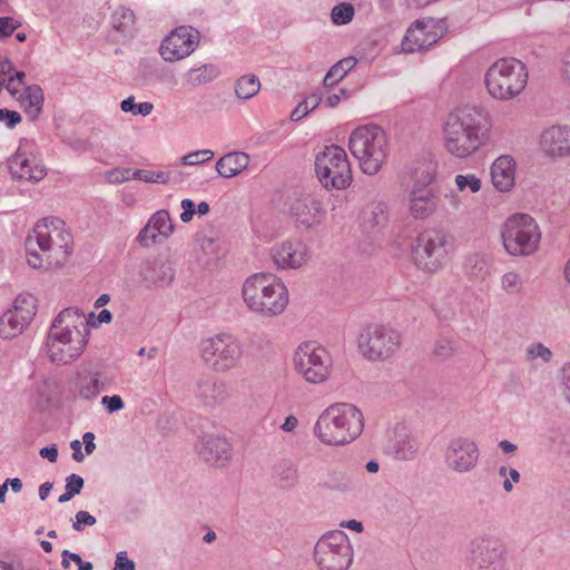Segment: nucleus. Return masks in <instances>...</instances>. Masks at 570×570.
<instances>
[{"mask_svg": "<svg viewBox=\"0 0 570 570\" xmlns=\"http://www.w3.org/2000/svg\"><path fill=\"white\" fill-rule=\"evenodd\" d=\"M242 355V344L229 334L220 333L200 343L203 361L216 372H227L237 367Z\"/></svg>", "mask_w": 570, "mask_h": 570, "instance_id": "f8f14e48", "label": "nucleus"}, {"mask_svg": "<svg viewBox=\"0 0 570 570\" xmlns=\"http://www.w3.org/2000/svg\"><path fill=\"white\" fill-rule=\"evenodd\" d=\"M97 523V520L87 511H78L72 521V529L77 532L83 531L86 527H91Z\"/></svg>", "mask_w": 570, "mask_h": 570, "instance_id": "8fccbe9b", "label": "nucleus"}, {"mask_svg": "<svg viewBox=\"0 0 570 570\" xmlns=\"http://www.w3.org/2000/svg\"><path fill=\"white\" fill-rule=\"evenodd\" d=\"M30 120L35 121L43 108V90L39 85L27 86L18 98Z\"/></svg>", "mask_w": 570, "mask_h": 570, "instance_id": "72a5a7b5", "label": "nucleus"}, {"mask_svg": "<svg viewBox=\"0 0 570 570\" xmlns=\"http://www.w3.org/2000/svg\"><path fill=\"white\" fill-rule=\"evenodd\" d=\"M135 23V14L130 9L119 8L112 13V27L119 32H128Z\"/></svg>", "mask_w": 570, "mask_h": 570, "instance_id": "79ce46f5", "label": "nucleus"}, {"mask_svg": "<svg viewBox=\"0 0 570 570\" xmlns=\"http://www.w3.org/2000/svg\"><path fill=\"white\" fill-rule=\"evenodd\" d=\"M298 425V420L296 416L294 415H288L284 423L282 424L281 429L284 431V432H293Z\"/></svg>", "mask_w": 570, "mask_h": 570, "instance_id": "338daca9", "label": "nucleus"}, {"mask_svg": "<svg viewBox=\"0 0 570 570\" xmlns=\"http://www.w3.org/2000/svg\"><path fill=\"white\" fill-rule=\"evenodd\" d=\"M83 484V479L80 475L72 473L66 478L65 490L71 492L73 495H77L81 492Z\"/></svg>", "mask_w": 570, "mask_h": 570, "instance_id": "13d9d810", "label": "nucleus"}, {"mask_svg": "<svg viewBox=\"0 0 570 570\" xmlns=\"http://www.w3.org/2000/svg\"><path fill=\"white\" fill-rule=\"evenodd\" d=\"M455 185L460 191L478 193L481 189L482 183L474 174H459L455 176Z\"/></svg>", "mask_w": 570, "mask_h": 570, "instance_id": "49530a36", "label": "nucleus"}, {"mask_svg": "<svg viewBox=\"0 0 570 570\" xmlns=\"http://www.w3.org/2000/svg\"><path fill=\"white\" fill-rule=\"evenodd\" d=\"M274 478L284 490L294 488L298 482V471L295 462L291 459H282L273 466Z\"/></svg>", "mask_w": 570, "mask_h": 570, "instance_id": "f704fd0d", "label": "nucleus"}, {"mask_svg": "<svg viewBox=\"0 0 570 570\" xmlns=\"http://www.w3.org/2000/svg\"><path fill=\"white\" fill-rule=\"evenodd\" d=\"M507 549L497 538L478 537L470 543L468 566L470 570H503Z\"/></svg>", "mask_w": 570, "mask_h": 570, "instance_id": "2eb2a0df", "label": "nucleus"}, {"mask_svg": "<svg viewBox=\"0 0 570 570\" xmlns=\"http://www.w3.org/2000/svg\"><path fill=\"white\" fill-rule=\"evenodd\" d=\"M314 561L320 570H347L353 562V548L343 531L323 534L314 547Z\"/></svg>", "mask_w": 570, "mask_h": 570, "instance_id": "9d476101", "label": "nucleus"}, {"mask_svg": "<svg viewBox=\"0 0 570 570\" xmlns=\"http://www.w3.org/2000/svg\"><path fill=\"white\" fill-rule=\"evenodd\" d=\"M155 77V69L147 61H141L137 69L136 81L140 86H147Z\"/></svg>", "mask_w": 570, "mask_h": 570, "instance_id": "603ef678", "label": "nucleus"}, {"mask_svg": "<svg viewBox=\"0 0 570 570\" xmlns=\"http://www.w3.org/2000/svg\"><path fill=\"white\" fill-rule=\"evenodd\" d=\"M114 570H135V562L130 560L126 551L116 554Z\"/></svg>", "mask_w": 570, "mask_h": 570, "instance_id": "e2e57ef3", "label": "nucleus"}, {"mask_svg": "<svg viewBox=\"0 0 570 570\" xmlns=\"http://www.w3.org/2000/svg\"><path fill=\"white\" fill-rule=\"evenodd\" d=\"M387 222L389 212L385 203L373 202L363 209L361 226L366 233L382 230Z\"/></svg>", "mask_w": 570, "mask_h": 570, "instance_id": "7c9ffc66", "label": "nucleus"}, {"mask_svg": "<svg viewBox=\"0 0 570 570\" xmlns=\"http://www.w3.org/2000/svg\"><path fill=\"white\" fill-rule=\"evenodd\" d=\"M501 239L511 256H530L539 247L541 232L537 222L528 214L511 215L502 226Z\"/></svg>", "mask_w": 570, "mask_h": 570, "instance_id": "6e6552de", "label": "nucleus"}, {"mask_svg": "<svg viewBox=\"0 0 570 570\" xmlns=\"http://www.w3.org/2000/svg\"><path fill=\"white\" fill-rule=\"evenodd\" d=\"M174 232V225L167 210L156 212L147 225L139 232L137 240L140 245L149 247L166 240Z\"/></svg>", "mask_w": 570, "mask_h": 570, "instance_id": "4be33fe9", "label": "nucleus"}, {"mask_svg": "<svg viewBox=\"0 0 570 570\" xmlns=\"http://www.w3.org/2000/svg\"><path fill=\"white\" fill-rule=\"evenodd\" d=\"M561 72L564 80L570 82V49L564 53Z\"/></svg>", "mask_w": 570, "mask_h": 570, "instance_id": "774afa93", "label": "nucleus"}, {"mask_svg": "<svg viewBox=\"0 0 570 570\" xmlns=\"http://www.w3.org/2000/svg\"><path fill=\"white\" fill-rule=\"evenodd\" d=\"M527 353L530 358H541L547 363L550 362L552 358V352L542 343H535L530 345L527 348Z\"/></svg>", "mask_w": 570, "mask_h": 570, "instance_id": "5fc2aeb1", "label": "nucleus"}, {"mask_svg": "<svg viewBox=\"0 0 570 570\" xmlns=\"http://www.w3.org/2000/svg\"><path fill=\"white\" fill-rule=\"evenodd\" d=\"M348 148L357 159L362 171L367 175H375L387 157V137L379 126L358 127L350 136Z\"/></svg>", "mask_w": 570, "mask_h": 570, "instance_id": "39448f33", "label": "nucleus"}, {"mask_svg": "<svg viewBox=\"0 0 570 570\" xmlns=\"http://www.w3.org/2000/svg\"><path fill=\"white\" fill-rule=\"evenodd\" d=\"M453 351L454 348L452 343L448 340L442 338L435 343L434 354L440 358L445 360L450 357L453 354Z\"/></svg>", "mask_w": 570, "mask_h": 570, "instance_id": "052dcab7", "label": "nucleus"}, {"mask_svg": "<svg viewBox=\"0 0 570 570\" xmlns=\"http://www.w3.org/2000/svg\"><path fill=\"white\" fill-rule=\"evenodd\" d=\"M39 454L41 458L47 459L51 463H55L58 459V449H57L56 444H52L50 446H45V448L40 449Z\"/></svg>", "mask_w": 570, "mask_h": 570, "instance_id": "69168bd1", "label": "nucleus"}, {"mask_svg": "<svg viewBox=\"0 0 570 570\" xmlns=\"http://www.w3.org/2000/svg\"><path fill=\"white\" fill-rule=\"evenodd\" d=\"M389 448L394 459L410 461L416 456L420 449V442L416 438L410 435L404 430H401L395 433V439L391 441Z\"/></svg>", "mask_w": 570, "mask_h": 570, "instance_id": "2f4dec72", "label": "nucleus"}, {"mask_svg": "<svg viewBox=\"0 0 570 570\" xmlns=\"http://www.w3.org/2000/svg\"><path fill=\"white\" fill-rule=\"evenodd\" d=\"M139 276L147 288L166 287L174 282L175 269L168 259L156 257L140 265Z\"/></svg>", "mask_w": 570, "mask_h": 570, "instance_id": "412c9836", "label": "nucleus"}, {"mask_svg": "<svg viewBox=\"0 0 570 570\" xmlns=\"http://www.w3.org/2000/svg\"><path fill=\"white\" fill-rule=\"evenodd\" d=\"M170 174L168 171H153L136 169L132 171V179L141 180L145 183L167 184Z\"/></svg>", "mask_w": 570, "mask_h": 570, "instance_id": "a18cd8bd", "label": "nucleus"}, {"mask_svg": "<svg viewBox=\"0 0 570 570\" xmlns=\"http://www.w3.org/2000/svg\"><path fill=\"white\" fill-rule=\"evenodd\" d=\"M51 325H57L58 327L63 328L67 333H81L83 338H88L90 332L85 315L78 307L65 308L55 317Z\"/></svg>", "mask_w": 570, "mask_h": 570, "instance_id": "c756f323", "label": "nucleus"}, {"mask_svg": "<svg viewBox=\"0 0 570 570\" xmlns=\"http://www.w3.org/2000/svg\"><path fill=\"white\" fill-rule=\"evenodd\" d=\"M24 245L27 262L32 268L60 267L71 254L72 236L65 229L63 220L43 218L26 238Z\"/></svg>", "mask_w": 570, "mask_h": 570, "instance_id": "f03ea898", "label": "nucleus"}, {"mask_svg": "<svg viewBox=\"0 0 570 570\" xmlns=\"http://www.w3.org/2000/svg\"><path fill=\"white\" fill-rule=\"evenodd\" d=\"M229 396L225 382L213 376H205L197 382L196 397L205 405H216Z\"/></svg>", "mask_w": 570, "mask_h": 570, "instance_id": "cd10ccee", "label": "nucleus"}, {"mask_svg": "<svg viewBox=\"0 0 570 570\" xmlns=\"http://www.w3.org/2000/svg\"><path fill=\"white\" fill-rule=\"evenodd\" d=\"M442 37L434 19L416 20L406 31L402 41L404 52H416L429 49Z\"/></svg>", "mask_w": 570, "mask_h": 570, "instance_id": "6ab92c4d", "label": "nucleus"}, {"mask_svg": "<svg viewBox=\"0 0 570 570\" xmlns=\"http://www.w3.org/2000/svg\"><path fill=\"white\" fill-rule=\"evenodd\" d=\"M515 161L511 156L498 157L491 166L493 186L500 191H508L514 186Z\"/></svg>", "mask_w": 570, "mask_h": 570, "instance_id": "c85d7f7f", "label": "nucleus"}, {"mask_svg": "<svg viewBox=\"0 0 570 570\" xmlns=\"http://www.w3.org/2000/svg\"><path fill=\"white\" fill-rule=\"evenodd\" d=\"M294 366L305 381L313 384L325 382L332 370L328 352L315 342L302 343L294 354Z\"/></svg>", "mask_w": 570, "mask_h": 570, "instance_id": "ddd939ff", "label": "nucleus"}, {"mask_svg": "<svg viewBox=\"0 0 570 570\" xmlns=\"http://www.w3.org/2000/svg\"><path fill=\"white\" fill-rule=\"evenodd\" d=\"M355 10L352 3L341 2L333 7L331 11V19L334 24H346L354 18Z\"/></svg>", "mask_w": 570, "mask_h": 570, "instance_id": "37998d69", "label": "nucleus"}, {"mask_svg": "<svg viewBox=\"0 0 570 570\" xmlns=\"http://www.w3.org/2000/svg\"><path fill=\"white\" fill-rule=\"evenodd\" d=\"M438 196L431 188L414 181L409 196L410 213L415 219H424L432 215L438 206Z\"/></svg>", "mask_w": 570, "mask_h": 570, "instance_id": "393cba45", "label": "nucleus"}, {"mask_svg": "<svg viewBox=\"0 0 570 570\" xmlns=\"http://www.w3.org/2000/svg\"><path fill=\"white\" fill-rule=\"evenodd\" d=\"M560 383L564 397L570 403V363L562 366L560 371Z\"/></svg>", "mask_w": 570, "mask_h": 570, "instance_id": "680f3d73", "label": "nucleus"}, {"mask_svg": "<svg viewBox=\"0 0 570 570\" xmlns=\"http://www.w3.org/2000/svg\"><path fill=\"white\" fill-rule=\"evenodd\" d=\"M540 147L548 157H570V127L554 125L544 129L540 136Z\"/></svg>", "mask_w": 570, "mask_h": 570, "instance_id": "5701e85b", "label": "nucleus"}, {"mask_svg": "<svg viewBox=\"0 0 570 570\" xmlns=\"http://www.w3.org/2000/svg\"><path fill=\"white\" fill-rule=\"evenodd\" d=\"M219 75V69L213 63H206L198 68H191L186 73L187 82L193 87L204 86Z\"/></svg>", "mask_w": 570, "mask_h": 570, "instance_id": "58836bf2", "label": "nucleus"}, {"mask_svg": "<svg viewBox=\"0 0 570 570\" xmlns=\"http://www.w3.org/2000/svg\"><path fill=\"white\" fill-rule=\"evenodd\" d=\"M107 386L106 379L98 372L89 373L79 381L78 393L83 400H94Z\"/></svg>", "mask_w": 570, "mask_h": 570, "instance_id": "c9c22d12", "label": "nucleus"}, {"mask_svg": "<svg viewBox=\"0 0 570 570\" xmlns=\"http://www.w3.org/2000/svg\"><path fill=\"white\" fill-rule=\"evenodd\" d=\"M480 451L476 443L466 436L451 439L443 452V461L449 471L469 473L479 462Z\"/></svg>", "mask_w": 570, "mask_h": 570, "instance_id": "f3484780", "label": "nucleus"}, {"mask_svg": "<svg viewBox=\"0 0 570 570\" xmlns=\"http://www.w3.org/2000/svg\"><path fill=\"white\" fill-rule=\"evenodd\" d=\"M37 311V299L31 294H20L13 302L12 308L0 317V336L9 340L18 336L33 320Z\"/></svg>", "mask_w": 570, "mask_h": 570, "instance_id": "dca6fc26", "label": "nucleus"}, {"mask_svg": "<svg viewBox=\"0 0 570 570\" xmlns=\"http://www.w3.org/2000/svg\"><path fill=\"white\" fill-rule=\"evenodd\" d=\"M132 178L130 168H115L106 173V179L109 184H121Z\"/></svg>", "mask_w": 570, "mask_h": 570, "instance_id": "3c124183", "label": "nucleus"}, {"mask_svg": "<svg viewBox=\"0 0 570 570\" xmlns=\"http://www.w3.org/2000/svg\"><path fill=\"white\" fill-rule=\"evenodd\" d=\"M490 129V117L484 108L471 105L459 107L444 121V147L454 157H469L487 144Z\"/></svg>", "mask_w": 570, "mask_h": 570, "instance_id": "f257e3e1", "label": "nucleus"}, {"mask_svg": "<svg viewBox=\"0 0 570 570\" xmlns=\"http://www.w3.org/2000/svg\"><path fill=\"white\" fill-rule=\"evenodd\" d=\"M120 108L124 112L148 116L154 110V105L148 101L136 104L134 96H130L121 101Z\"/></svg>", "mask_w": 570, "mask_h": 570, "instance_id": "c03bdc74", "label": "nucleus"}, {"mask_svg": "<svg viewBox=\"0 0 570 570\" xmlns=\"http://www.w3.org/2000/svg\"><path fill=\"white\" fill-rule=\"evenodd\" d=\"M243 299L254 313L266 317L282 314L288 304L284 283L272 273H256L243 285Z\"/></svg>", "mask_w": 570, "mask_h": 570, "instance_id": "20e7f679", "label": "nucleus"}, {"mask_svg": "<svg viewBox=\"0 0 570 570\" xmlns=\"http://www.w3.org/2000/svg\"><path fill=\"white\" fill-rule=\"evenodd\" d=\"M464 269L470 278L483 282L491 274V264L484 255L474 253L466 257Z\"/></svg>", "mask_w": 570, "mask_h": 570, "instance_id": "e433bc0d", "label": "nucleus"}, {"mask_svg": "<svg viewBox=\"0 0 570 570\" xmlns=\"http://www.w3.org/2000/svg\"><path fill=\"white\" fill-rule=\"evenodd\" d=\"M21 27V22L12 17L0 18V40L10 37L18 28Z\"/></svg>", "mask_w": 570, "mask_h": 570, "instance_id": "6e6d98bb", "label": "nucleus"}, {"mask_svg": "<svg viewBox=\"0 0 570 570\" xmlns=\"http://www.w3.org/2000/svg\"><path fill=\"white\" fill-rule=\"evenodd\" d=\"M289 212L299 225L309 228L320 223L322 205L311 196H303L291 204Z\"/></svg>", "mask_w": 570, "mask_h": 570, "instance_id": "bb28decb", "label": "nucleus"}, {"mask_svg": "<svg viewBox=\"0 0 570 570\" xmlns=\"http://www.w3.org/2000/svg\"><path fill=\"white\" fill-rule=\"evenodd\" d=\"M198 42V30L190 26H181L164 39L159 52L164 60L174 62L191 55Z\"/></svg>", "mask_w": 570, "mask_h": 570, "instance_id": "a211bd4d", "label": "nucleus"}, {"mask_svg": "<svg viewBox=\"0 0 570 570\" xmlns=\"http://www.w3.org/2000/svg\"><path fill=\"white\" fill-rule=\"evenodd\" d=\"M507 474H509V478H507L503 482V489L505 492H511L513 489V482L518 483L520 481V473L517 469L513 468H507L504 465L499 468V475L502 478H505Z\"/></svg>", "mask_w": 570, "mask_h": 570, "instance_id": "864d4df0", "label": "nucleus"}, {"mask_svg": "<svg viewBox=\"0 0 570 570\" xmlns=\"http://www.w3.org/2000/svg\"><path fill=\"white\" fill-rule=\"evenodd\" d=\"M451 236L443 229L426 228L414 239L411 255L417 269L435 274L443 269L449 261Z\"/></svg>", "mask_w": 570, "mask_h": 570, "instance_id": "423d86ee", "label": "nucleus"}, {"mask_svg": "<svg viewBox=\"0 0 570 570\" xmlns=\"http://www.w3.org/2000/svg\"><path fill=\"white\" fill-rule=\"evenodd\" d=\"M502 288L509 294H519L522 292L523 282L515 272H508L501 278Z\"/></svg>", "mask_w": 570, "mask_h": 570, "instance_id": "de8ad7c7", "label": "nucleus"}, {"mask_svg": "<svg viewBox=\"0 0 570 570\" xmlns=\"http://www.w3.org/2000/svg\"><path fill=\"white\" fill-rule=\"evenodd\" d=\"M261 81L255 75H245L237 79L235 94L239 99H250L258 94Z\"/></svg>", "mask_w": 570, "mask_h": 570, "instance_id": "ea45409f", "label": "nucleus"}, {"mask_svg": "<svg viewBox=\"0 0 570 570\" xmlns=\"http://www.w3.org/2000/svg\"><path fill=\"white\" fill-rule=\"evenodd\" d=\"M489 94L500 100H510L520 95L528 82V70L514 58H502L490 66L485 73Z\"/></svg>", "mask_w": 570, "mask_h": 570, "instance_id": "0eeeda50", "label": "nucleus"}, {"mask_svg": "<svg viewBox=\"0 0 570 570\" xmlns=\"http://www.w3.org/2000/svg\"><path fill=\"white\" fill-rule=\"evenodd\" d=\"M362 412L353 404L336 403L322 412L314 425L315 436L326 445H344L361 435Z\"/></svg>", "mask_w": 570, "mask_h": 570, "instance_id": "7ed1b4c3", "label": "nucleus"}, {"mask_svg": "<svg viewBox=\"0 0 570 570\" xmlns=\"http://www.w3.org/2000/svg\"><path fill=\"white\" fill-rule=\"evenodd\" d=\"M322 101L321 92H313L305 100H303L291 114L292 121H298L305 117L309 111L316 109Z\"/></svg>", "mask_w": 570, "mask_h": 570, "instance_id": "a19ab883", "label": "nucleus"}, {"mask_svg": "<svg viewBox=\"0 0 570 570\" xmlns=\"http://www.w3.org/2000/svg\"><path fill=\"white\" fill-rule=\"evenodd\" d=\"M101 404L106 406L109 413H115L125 407V403L119 395L104 396Z\"/></svg>", "mask_w": 570, "mask_h": 570, "instance_id": "bf43d9fd", "label": "nucleus"}, {"mask_svg": "<svg viewBox=\"0 0 570 570\" xmlns=\"http://www.w3.org/2000/svg\"><path fill=\"white\" fill-rule=\"evenodd\" d=\"M87 343L88 338H83L81 333H67L63 328L51 325L47 335L46 348L51 362L68 364L82 354Z\"/></svg>", "mask_w": 570, "mask_h": 570, "instance_id": "4468645a", "label": "nucleus"}, {"mask_svg": "<svg viewBox=\"0 0 570 570\" xmlns=\"http://www.w3.org/2000/svg\"><path fill=\"white\" fill-rule=\"evenodd\" d=\"M9 170L19 180L38 183L47 175L45 166L29 158L24 153L17 151L9 159Z\"/></svg>", "mask_w": 570, "mask_h": 570, "instance_id": "a878e982", "label": "nucleus"}, {"mask_svg": "<svg viewBox=\"0 0 570 570\" xmlns=\"http://www.w3.org/2000/svg\"><path fill=\"white\" fill-rule=\"evenodd\" d=\"M21 120V115L18 111L6 108L0 109V121H4L9 129L14 128Z\"/></svg>", "mask_w": 570, "mask_h": 570, "instance_id": "4d7b16f0", "label": "nucleus"}, {"mask_svg": "<svg viewBox=\"0 0 570 570\" xmlns=\"http://www.w3.org/2000/svg\"><path fill=\"white\" fill-rule=\"evenodd\" d=\"M249 165V156L243 151H233L216 161V170L224 178H232L245 170Z\"/></svg>", "mask_w": 570, "mask_h": 570, "instance_id": "473e14b6", "label": "nucleus"}, {"mask_svg": "<svg viewBox=\"0 0 570 570\" xmlns=\"http://www.w3.org/2000/svg\"><path fill=\"white\" fill-rule=\"evenodd\" d=\"M214 157V151L210 149H202L189 153L180 158V163L187 166H195L209 161Z\"/></svg>", "mask_w": 570, "mask_h": 570, "instance_id": "09e8293b", "label": "nucleus"}, {"mask_svg": "<svg viewBox=\"0 0 570 570\" xmlns=\"http://www.w3.org/2000/svg\"><path fill=\"white\" fill-rule=\"evenodd\" d=\"M198 455L206 463L214 466H224L232 459V446L222 436L204 435L197 445Z\"/></svg>", "mask_w": 570, "mask_h": 570, "instance_id": "b1692460", "label": "nucleus"}, {"mask_svg": "<svg viewBox=\"0 0 570 570\" xmlns=\"http://www.w3.org/2000/svg\"><path fill=\"white\" fill-rule=\"evenodd\" d=\"M315 171L325 188L344 189L352 181V170L345 150L331 145L316 156Z\"/></svg>", "mask_w": 570, "mask_h": 570, "instance_id": "9b49d317", "label": "nucleus"}, {"mask_svg": "<svg viewBox=\"0 0 570 570\" xmlns=\"http://www.w3.org/2000/svg\"><path fill=\"white\" fill-rule=\"evenodd\" d=\"M401 333L384 324L365 326L358 337L361 354L371 362H384L401 347Z\"/></svg>", "mask_w": 570, "mask_h": 570, "instance_id": "1a4fd4ad", "label": "nucleus"}, {"mask_svg": "<svg viewBox=\"0 0 570 570\" xmlns=\"http://www.w3.org/2000/svg\"><path fill=\"white\" fill-rule=\"evenodd\" d=\"M435 170L432 165L428 166L425 170L421 173V175L415 179V181H421V186L425 188H430L429 186L434 181Z\"/></svg>", "mask_w": 570, "mask_h": 570, "instance_id": "0e129e2a", "label": "nucleus"}, {"mask_svg": "<svg viewBox=\"0 0 570 570\" xmlns=\"http://www.w3.org/2000/svg\"><path fill=\"white\" fill-rule=\"evenodd\" d=\"M357 63L353 56L346 57L331 67L323 79V86L331 88L341 81Z\"/></svg>", "mask_w": 570, "mask_h": 570, "instance_id": "4c0bfd02", "label": "nucleus"}, {"mask_svg": "<svg viewBox=\"0 0 570 570\" xmlns=\"http://www.w3.org/2000/svg\"><path fill=\"white\" fill-rule=\"evenodd\" d=\"M271 258L279 269H296L309 259L307 246L299 239L276 243L271 248Z\"/></svg>", "mask_w": 570, "mask_h": 570, "instance_id": "aec40b11", "label": "nucleus"}]
</instances>
